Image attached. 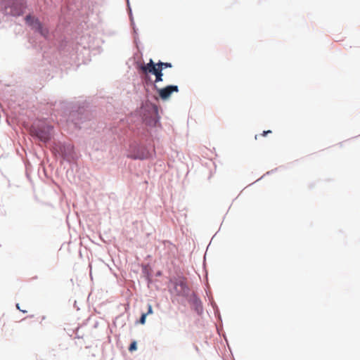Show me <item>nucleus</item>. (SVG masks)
Here are the masks:
<instances>
[{
	"label": "nucleus",
	"mask_w": 360,
	"mask_h": 360,
	"mask_svg": "<svg viewBox=\"0 0 360 360\" xmlns=\"http://www.w3.org/2000/svg\"><path fill=\"white\" fill-rule=\"evenodd\" d=\"M1 6L6 15L19 16L23 13L24 0H2Z\"/></svg>",
	"instance_id": "nucleus-1"
},
{
	"label": "nucleus",
	"mask_w": 360,
	"mask_h": 360,
	"mask_svg": "<svg viewBox=\"0 0 360 360\" xmlns=\"http://www.w3.org/2000/svg\"><path fill=\"white\" fill-rule=\"evenodd\" d=\"M140 70L141 73L147 75L150 73L155 76V83H158L159 82H162V71L158 68H155V63L152 59L150 60L149 63L147 64H143L140 66Z\"/></svg>",
	"instance_id": "nucleus-2"
},
{
	"label": "nucleus",
	"mask_w": 360,
	"mask_h": 360,
	"mask_svg": "<svg viewBox=\"0 0 360 360\" xmlns=\"http://www.w3.org/2000/svg\"><path fill=\"white\" fill-rule=\"evenodd\" d=\"M51 126L32 127L30 129V134L33 136L37 137L42 142H47L51 139Z\"/></svg>",
	"instance_id": "nucleus-3"
},
{
	"label": "nucleus",
	"mask_w": 360,
	"mask_h": 360,
	"mask_svg": "<svg viewBox=\"0 0 360 360\" xmlns=\"http://www.w3.org/2000/svg\"><path fill=\"white\" fill-rule=\"evenodd\" d=\"M168 287L170 291H175L176 292H184L188 290L186 279L182 276L172 278Z\"/></svg>",
	"instance_id": "nucleus-4"
},
{
	"label": "nucleus",
	"mask_w": 360,
	"mask_h": 360,
	"mask_svg": "<svg viewBox=\"0 0 360 360\" xmlns=\"http://www.w3.org/2000/svg\"><path fill=\"white\" fill-rule=\"evenodd\" d=\"M25 20L29 25L37 30L41 35L45 36L48 33L46 30H44L42 28V26L38 19L29 15L26 16Z\"/></svg>",
	"instance_id": "nucleus-5"
},
{
	"label": "nucleus",
	"mask_w": 360,
	"mask_h": 360,
	"mask_svg": "<svg viewBox=\"0 0 360 360\" xmlns=\"http://www.w3.org/2000/svg\"><path fill=\"white\" fill-rule=\"evenodd\" d=\"M157 91L162 100H167L173 92H178L179 88L176 85H169L165 88L158 89Z\"/></svg>",
	"instance_id": "nucleus-6"
},
{
	"label": "nucleus",
	"mask_w": 360,
	"mask_h": 360,
	"mask_svg": "<svg viewBox=\"0 0 360 360\" xmlns=\"http://www.w3.org/2000/svg\"><path fill=\"white\" fill-rule=\"evenodd\" d=\"M150 152L145 147H139L129 157L132 159L145 160L150 158Z\"/></svg>",
	"instance_id": "nucleus-7"
},
{
	"label": "nucleus",
	"mask_w": 360,
	"mask_h": 360,
	"mask_svg": "<svg viewBox=\"0 0 360 360\" xmlns=\"http://www.w3.org/2000/svg\"><path fill=\"white\" fill-rule=\"evenodd\" d=\"M192 303L193 305L195 307V309L197 311L198 313H200L202 310V306L200 300H199L195 294L193 295L192 297Z\"/></svg>",
	"instance_id": "nucleus-8"
},
{
	"label": "nucleus",
	"mask_w": 360,
	"mask_h": 360,
	"mask_svg": "<svg viewBox=\"0 0 360 360\" xmlns=\"http://www.w3.org/2000/svg\"><path fill=\"white\" fill-rule=\"evenodd\" d=\"M155 68H158V69H160L161 71L163 70V69L167 68H172V65L170 63H163V62H159L158 63H155Z\"/></svg>",
	"instance_id": "nucleus-9"
},
{
	"label": "nucleus",
	"mask_w": 360,
	"mask_h": 360,
	"mask_svg": "<svg viewBox=\"0 0 360 360\" xmlns=\"http://www.w3.org/2000/svg\"><path fill=\"white\" fill-rule=\"evenodd\" d=\"M106 0H94V9H97L99 6L103 7L105 4Z\"/></svg>",
	"instance_id": "nucleus-10"
},
{
	"label": "nucleus",
	"mask_w": 360,
	"mask_h": 360,
	"mask_svg": "<svg viewBox=\"0 0 360 360\" xmlns=\"http://www.w3.org/2000/svg\"><path fill=\"white\" fill-rule=\"evenodd\" d=\"M137 348L136 347V342L135 341L132 342L129 347V350L130 352H133L134 350H136Z\"/></svg>",
	"instance_id": "nucleus-11"
},
{
	"label": "nucleus",
	"mask_w": 360,
	"mask_h": 360,
	"mask_svg": "<svg viewBox=\"0 0 360 360\" xmlns=\"http://www.w3.org/2000/svg\"><path fill=\"white\" fill-rule=\"evenodd\" d=\"M146 316H147V314H143L141 315L140 321H139L140 323L144 324L146 323Z\"/></svg>",
	"instance_id": "nucleus-12"
},
{
	"label": "nucleus",
	"mask_w": 360,
	"mask_h": 360,
	"mask_svg": "<svg viewBox=\"0 0 360 360\" xmlns=\"http://www.w3.org/2000/svg\"><path fill=\"white\" fill-rule=\"evenodd\" d=\"M146 314H147V316L153 314V309H152V307L150 304H148V310Z\"/></svg>",
	"instance_id": "nucleus-13"
},
{
	"label": "nucleus",
	"mask_w": 360,
	"mask_h": 360,
	"mask_svg": "<svg viewBox=\"0 0 360 360\" xmlns=\"http://www.w3.org/2000/svg\"><path fill=\"white\" fill-rule=\"evenodd\" d=\"M271 130H267V131H264L263 133L262 134H260V136H266L269 134H271Z\"/></svg>",
	"instance_id": "nucleus-14"
},
{
	"label": "nucleus",
	"mask_w": 360,
	"mask_h": 360,
	"mask_svg": "<svg viewBox=\"0 0 360 360\" xmlns=\"http://www.w3.org/2000/svg\"><path fill=\"white\" fill-rule=\"evenodd\" d=\"M104 7V6H103V8ZM100 8H102V7L99 6L97 9L94 10L93 8V11L94 12H98V18H100V15H99V13H100Z\"/></svg>",
	"instance_id": "nucleus-15"
},
{
	"label": "nucleus",
	"mask_w": 360,
	"mask_h": 360,
	"mask_svg": "<svg viewBox=\"0 0 360 360\" xmlns=\"http://www.w3.org/2000/svg\"><path fill=\"white\" fill-rule=\"evenodd\" d=\"M258 136H259V135H257H257H255V139H257Z\"/></svg>",
	"instance_id": "nucleus-16"
}]
</instances>
